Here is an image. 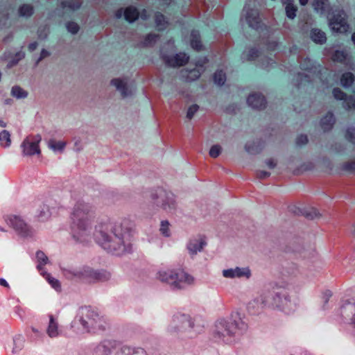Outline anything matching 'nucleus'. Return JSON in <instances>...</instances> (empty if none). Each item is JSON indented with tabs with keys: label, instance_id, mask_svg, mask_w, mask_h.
<instances>
[{
	"label": "nucleus",
	"instance_id": "obj_1",
	"mask_svg": "<svg viewBox=\"0 0 355 355\" xmlns=\"http://www.w3.org/2000/svg\"><path fill=\"white\" fill-rule=\"evenodd\" d=\"M130 236L131 229L127 220L102 225L95 233L97 243L105 250L117 256L131 251Z\"/></svg>",
	"mask_w": 355,
	"mask_h": 355
},
{
	"label": "nucleus",
	"instance_id": "obj_2",
	"mask_svg": "<svg viewBox=\"0 0 355 355\" xmlns=\"http://www.w3.org/2000/svg\"><path fill=\"white\" fill-rule=\"evenodd\" d=\"M93 209L84 202H78L71 214V236L78 243H85L90 238L91 218Z\"/></svg>",
	"mask_w": 355,
	"mask_h": 355
},
{
	"label": "nucleus",
	"instance_id": "obj_3",
	"mask_svg": "<svg viewBox=\"0 0 355 355\" xmlns=\"http://www.w3.org/2000/svg\"><path fill=\"white\" fill-rule=\"evenodd\" d=\"M78 324L82 330L87 333L96 334L103 331L107 327V322L103 315L91 306H81L71 322V328L78 329Z\"/></svg>",
	"mask_w": 355,
	"mask_h": 355
},
{
	"label": "nucleus",
	"instance_id": "obj_4",
	"mask_svg": "<svg viewBox=\"0 0 355 355\" xmlns=\"http://www.w3.org/2000/svg\"><path fill=\"white\" fill-rule=\"evenodd\" d=\"M247 324L239 316L232 315L229 320H219L216 322L213 333L216 342L231 344L236 341L247 329Z\"/></svg>",
	"mask_w": 355,
	"mask_h": 355
},
{
	"label": "nucleus",
	"instance_id": "obj_5",
	"mask_svg": "<svg viewBox=\"0 0 355 355\" xmlns=\"http://www.w3.org/2000/svg\"><path fill=\"white\" fill-rule=\"evenodd\" d=\"M260 300L263 307L270 306L288 315L296 310V303L285 288H277L272 292H266L261 295Z\"/></svg>",
	"mask_w": 355,
	"mask_h": 355
},
{
	"label": "nucleus",
	"instance_id": "obj_6",
	"mask_svg": "<svg viewBox=\"0 0 355 355\" xmlns=\"http://www.w3.org/2000/svg\"><path fill=\"white\" fill-rule=\"evenodd\" d=\"M64 277L73 281L83 280L89 283L105 282L110 279L111 275L106 270H94L89 267L78 269L74 267L62 268Z\"/></svg>",
	"mask_w": 355,
	"mask_h": 355
},
{
	"label": "nucleus",
	"instance_id": "obj_7",
	"mask_svg": "<svg viewBox=\"0 0 355 355\" xmlns=\"http://www.w3.org/2000/svg\"><path fill=\"white\" fill-rule=\"evenodd\" d=\"M92 355H148L141 347L121 346L114 340H104L92 349Z\"/></svg>",
	"mask_w": 355,
	"mask_h": 355
},
{
	"label": "nucleus",
	"instance_id": "obj_8",
	"mask_svg": "<svg viewBox=\"0 0 355 355\" xmlns=\"http://www.w3.org/2000/svg\"><path fill=\"white\" fill-rule=\"evenodd\" d=\"M158 277L162 282L168 284L173 291L184 289L194 282V278L182 270L160 271Z\"/></svg>",
	"mask_w": 355,
	"mask_h": 355
},
{
	"label": "nucleus",
	"instance_id": "obj_9",
	"mask_svg": "<svg viewBox=\"0 0 355 355\" xmlns=\"http://www.w3.org/2000/svg\"><path fill=\"white\" fill-rule=\"evenodd\" d=\"M150 197L153 205L168 213H173L176 209L175 196L169 191L158 187L150 191Z\"/></svg>",
	"mask_w": 355,
	"mask_h": 355
},
{
	"label": "nucleus",
	"instance_id": "obj_10",
	"mask_svg": "<svg viewBox=\"0 0 355 355\" xmlns=\"http://www.w3.org/2000/svg\"><path fill=\"white\" fill-rule=\"evenodd\" d=\"M300 62L302 70L306 71L308 73H299L297 76V87H299L304 83L311 82L315 78H320L322 67L309 58H301Z\"/></svg>",
	"mask_w": 355,
	"mask_h": 355
},
{
	"label": "nucleus",
	"instance_id": "obj_11",
	"mask_svg": "<svg viewBox=\"0 0 355 355\" xmlns=\"http://www.w3.org/2000/svg\"><path fill=\"white\" fill-rule=\"evenodd\" d=\"M194 327V322L189 315L178 313L173 315L168 327V331L172 334L186 331Z\"/></svg>",
	"mask_w": 355,
	"mask_h": 355
},
{
	"label": "nucleus",
	"instance_id": "obj_12",
	"mask_svg": "<svg viewBox=\"0 0 355 355\" xmlns=\"http://www.w3.org/2000/svg\"><path fill=\"white\" fill-rule=\"evenodd\" d=\"M338 314L343 322L351 326L355 336V300L350 299L343 301Z\"/></svg>",
	"mask_w": 355,
	"mask_h": 355
},
{
	"label": "nucleus",
	"instance_id": "obj_13",
	"mask_svg": "<svg viewBox=\"0 0 355 355\" xmlns=\"http://www.w3.org/2000/svg\"><path fill=\"white\" fill-rule=\"evenodd\" d=\"M329 25L333 32L345 33L349 26L347 21V15L343 10H335L329 19Z\"/></svg>",
	"mask_w": 355,
	"mask_h": 355
},
{
	"label": "nucleus",
	"instance_id": "obj_14",
	"mask_svg": "<svg viewBox=\"0 0 355 355\" xmlns=\"http://www.w3.org/2000/svg\"><path fill=\"white\" fill-rule=\"evenodd\" d=\"M41 140L42 137L40 135L27 136L20 145L22 155L33 156L35 155H40L41 153V150L39 144Z\"/></svg>",
	"mask_w": 355,
	"mask_h": 355
},
{
	"label": "nucleus",
	"instance_id": "obj_15",
	"mask_svg": "<svg viewBox=\"0 0 355 355\" xmlns=\"http://www.w3.org/2000/svg\"><path fill=\"white\" fill-rule=\"evenodd\" d=\"M7 223L23 237L32 236L34 234L33 229L17 216L8 217Z\"/></svg>",
	"mask_w": 355,
	"mask_h": 355
},
{
	"label": "nucleus",
	"instance_id": "obj_16",
	"mask_svg": "<svg viewBox=\"0 0 355 355\" xmlns=\"http://www.w3.org/2000/svg\"><path fill=\"white\" fill-rule=\"evenodd\" d=\"M243 11L245 12V21L250 27L254 30L261 28L262 23L257 9L249 8L248 6H245Z\"/></svg>",
	"mask_w": 355,
	"mask_h": 355
},
{
	"label": "nucleus",
	"instance_id": "obj_17",
	"mask_svg": "<svg viewBox=\"0 0 355 355\" xmlns=\"http://www.w3.org/2000/svg\"><path fill=\"white\" fill-rule=\"evenodd\" d=\"M162 58L166 65L171 67L184 66L189 60V57L185 53H179L174 56L162 54Z\"/></svg>",
	"mask_w": 355,
	"mask_h": 355
},
{
	"label": "nucleus",
	"instance_id": "obj_18",
	"mask_svg": "<svg viewBox=\"0 0 355 355\" xmlns=\"http://www.w3.org/2000/svg\"><path fill=\"white\" fill-rule=\"evenodd\" d=\"M206 245L207 242L205 237L204 236L199 235L196 238L190 239L187 243V248L189 254L191 256H194L196 255L198 252H201Z\"/></svg>",
	"mask_w": 355,
	"mask_h": 355
},
{
	"label": "nucleus",
	"instance_id": "obj_19",
	"mask_svg": "<svg viewBox=\"0 0 355 355\" xmlns=\"http://www.w3.org/2000/svg\"><path fill=\"white\" fill-rule=\"evenodd\" d=\"M223 275L225 278H241L245 277L249 279L251 276L250 270L249 268H239L236 267L235 268H230L223 270Z\"/></svg>",
	"mask_w": 355,
	"mask_h": 355
},
{
	"label": "nucleus",
	"instance_id": "obj_20",
	"mask_svg": "<svg viewBox=\"0 0 355 355\" xmlns=\"http://www.w3.org/2000/svg\"><path fill=\"white\" fill-rule=\"evenodd\" d=\"M247 103L249 106L257 110L264 109L266 105L265 97L259 93L250 94L247 98Z\"/></svg>",
	"mask_w": 355,
	"mask_h": 355
},
{
	"label": "nucleus",
	"instance_id": "obj_21",
	"mask_svg": "<svg viewBox=\"0 0 355 355\" xmlns=\"http://www.w3.org/2000/svg\"><path fill=\"white\" fill-rule=\"evenodd\" d=\"M111 85H114L116 90L121 93L123 98L131 96L132 92L129 88L127 82L121 78H114L111 80Z\"/></svg>",
	"mask_w": 355,
	"mask_h": 355
},
{
	"label": "nucleus",
	"instance_id": "obj_22",
	"mask_svg": "<svg viewBox=\"0 0 355 355\" xmlns=\"http://www.w3.org/2000/svg\"><path fill=\"white\" fill-rule=\"evenodd\" d=\"M49 321L46 329V334L50 338L58 337L60 334L58 319L53 315H49Z\"/></svg>",
	"mask_w": 355,
	"mask_h": 355
},
{
	"label": "nucleus",
	"instance_id": "obj_23",
	"mask_svg": "<svg viewBox=\"0 0 355 355\" xmlns=\"http://www.w3.org/2000/svg\"><path fill=\"white\" fill-rule=\"evenodd\" d=\"M313 9L320 15L329 14L331 6L329 0H313Z\"/></svg>",
	"mask_w": 355,
	"mask_h": 355
},
{
	"label": "nucleus",
	"instance_id": "obj_24",
	"mask_svg": "<svg viewBox=\"0 0 355 355\" xmlns=\"http://www.w3.org/2000/svg\"><path fill=\"white\" fill-rule=\"evenodd\" d=\"M202 73V70L198 68L193 69H183L181 71V77L187 82L194 81L200 78Z\"/></svg>",
	"mask_w": 355,
	"mask_h": 355
},
{
	"label": "nucleus",
	"instance_id": "obj_25",
	"mask_svg": "<svg viewBox=\"0 0 355 355\" xmlns=\"http://www.w3.org/2000/svg\"><path fill=\"white\" fill-rule=\"evenodd\" d=\"M310 37L316 44H323L327 41L325 33L319 28H312L310 31Z\"/></svg>",
	"mask_w": 355,
	"mask_h": 355
},
{
	"label": "nucleus",
	"instance_id": "obj_26",
	"mask_svg": "<svg viewBox=\"0 0 355 355\" xmlns=\"http://www.w3.org/2000/svg\"><path fill=\"white\" fill-rule=\"evenodd\" d=\"M191 46L196 51H200L203 49L200 32L197 30H193L191 33Z\"/></svg>",
	"mask_w": 355,
	"mask_h": 355
},
{
	"label": "nucleus",
	"instance_id": "obj_27",
	"mask_svg": "<svg viewBox=\"0 0 355 355\" xmlns=\"http://www.w3.org/2000/svg\"><path fill=\"white\" fill-rule=\"evenodd\" d=\"M335 121L333 113L328 112L320 121L321 128L324 131H329L332 128Z\"/></svg>",
	"mask_w": 355,
	"mask_h": 355
},
{
	"label": "nucleus",
	"instance_id": "obj_28",
	"mask_svg": "<svg viewBox=\"0 0 355 355\" xmlns=\"http://www.w3.org/2000/svg\"><path fill=\"white\" fill-rule=\"evenodd\" d=\"M139 15L138 10L133 6H129L124 10V17L125 20L129 22H133L138 19Z\"/></svg>",
	"mask_w": 355,
	"mask_h": 355
},
{
	"label": "nucleus",
	"instance_id": "obj_29",
	"mask_svg": "<svg viewBox=\"0 0 355 355\" xmlns=\"http://www.w3.org/2000/svg\"><path fill=\"white\" fill-rule=\"evenodd\" d=\"M263 146V143L261 141H258L257 142H248L245 146V149L250 154H257L261 150Z\"/></svg>",
	"mask_w": 355,
	"mask_h": 355
},
{
	"label": "nucleus",
	"instance_id": "obj_30",
	"mask_svg": "<svg viewBox=\"0 0 355 355\" xmlns=\"http://www.w3.org/2000/svg\"><path fill=\"white\" fill-rule=\"evenodd\" d=\"M41 275L46 279L49 284L57 291H61V284L59 280L53 277L49 273L45 271L41 272Z\"/></svg>",
	"mask_w": 355,
	"mask_h": 355
},
{
	"label": "nucleus",
	"instance_id": "obj_31",
	"mask_svg": "<svg viewBox=\"0 0 355 355\" xmlns=\"http://www.w3.org/2000/svg\"><path fill=\"white\" fill-rule=\"evenodd\" d=\"M10 94L17 99L26 98L28 93L19 85H15L11 88Z\"/></svg>",
	"mask_w": 355,
	"mask_h": 355
},
{
	"label": "nucleus",
	"instance_id": "obj_32",
	"mask_svg": "<svg viewBox=\"0 0 355 355\" xmlns=\"http://www.w3.org/2000/svg\"><path fill=\"white\" fill-rule=\"evenodd\" d=\"M82 5L81 0H69L62 1L60 3V6L62 9L66 8H69L71 10H76L80 8Z\"/></svg>",
	"mask_w": 355,
	"mask_h": 355
},
{
	"label": "nucleus",
	"instance_id": "obj_33",
	"mask_svg": "<svg viewBox=\"0 0 355 355\" xmlns=\"http://www.w3.org/2000/svg\"><path fill=\"white\" fill-rule=\"evenodd\" d=\"M36 258L38 261V264L37 266V268L39 271H44V266L46 265L49 261V258L42 251H37L36 252Z\"/></svg>",
	"mask_w": 355,
	"mask_h": 355
},
{
	"label": "nucleus",
	"instance_id": "obj_34",
	"mask_svg": "<svg viewBox=\"0 0 355 355\" xmlns=\"http://www.w3.org/2000/svg\"><path fill=\"white\" fill-rule=\"evenodd\" d=\"M34 13L33 6L31 4H23L19 8L20 17H30Z\"/></svg>",
	"mask_w": 355,
	"mask_h": 355
},
{
	"label": "nucleus",
	"instance_id": "obj_35",
	"mask_svg": "<svg viewBox=\"0 0 355 355\" xmlns=\"http://www.w3.org/2000/svg\"><path fill=\"white\" fill-rule=\"evenodd\" d=\"M11 145L10 134L8 130H3L0 132V146L8 148Z\"/></svg>",
	"mask_w": 355,
	"mask_h": 355
},
{
	"label": "nucleus",
	"instance_id": "obj_36",
	"mask_svg": "<svg viewBox=\"0 0 355 355\" xmlns=\"http://www.w3.org/2000/svg\"><path fill=\"white\" fill-rule=\"evenodd\" d=\"M155 21L156 26L159 31H163L166 28L167 21H166L165 17L160 12H157L155 16Z\"/></svg>",
	"mask_w": 355,
	"mask_h": 355
},
{
	"label": "nucleus",
	"instance_id": "obj_37",
	"mask_svg": "<svg viewBox=\"0 0 355 355\" xmlns=\"http://www.w3.org/2000/svg\"><path fill=\"white\" fill-rule=\"evenodd\" d=\"M354 81V76L351 72L344 73L340 78V83L344 87L352 86Z\"/></svg>",
	"mask_w": 355,
	"mask_h": 355
},
{
	"label": "nucleus",
	"instance_id": "obj_38",
	"mask_svg": "<svg viewBox=\"0 0 355 355\" xmlns=\"http://www.w3.org/2000/svg\"><path fill=\"white\" fill-rule=\"evenodd\" d=\"M48 146L55 152H62L66 146V142L61 141H56L54 139H50Z\"/></svg>",
	"mask_w": 355,
	"mask_h": 355
},
{
	"label": "nucleus",
	"instance_id": "obj_39",
	"mask_svg": "<svg viewBox=\"0 0 355 355\" xmlns=\"http://www.w3.org/2000/svg\"><path fill=\"white\" fill-rule=\"evenodd\" d=\"M347 58V53L345 51L336 50L332 55V60L334 62L345 63Z\"/></svg>",
	"mask_w": 355,
	"mask_h": 355
},
{
	"label": "nucleus",
	"instance_id": "obj_40",
	"mask_svg": "<svg viewBox=\"0 0 355 355\" xmlns=\"http://www.w3.org/2000/svg\"><path fill=\"white\" fill-rule=\"evenodd\" d=\"M226 80L225 73L223 70H217L214 75V81L219 86L224 85Z\"/></svg>",
	"mask_w": 355,
	"mask_h": 355
},
{
	"label": "nucleus",
	"instance_id": "obj_41",
	"mask_svg": "<svg viewBox=\"0 0 355 355\" xmlns=\"http://www.w3.org/2000/svg\"><path fill=\"white\" fill-rule=\"evenodd\" d=\"M159 38V35L155 33L148 34L143 42V45L144 46H151L155 44L157 40Z\"/></svg>",
	"mask_w": 355,
	"mask_h": 355
},
{
	"label": "nucleus",
	"instance_id": "obj_42",
	"mask_svg": "<svg viewBox=\"0 0 355 355\" xmlns=\"http://www.w3.org/2000/svg\"><path fill=\"white\" fill-rule=\"evenodd\" d=\"M343 107L346 110H351L355 107V97L354 96H346L343 102Z\"/></svg>",
	"mask_w": 355,
	"mask_h": 355
},
{
	"label": "nucleus",
	"instance_id": "obj_43",
	"mask_svg": "<svg viewBox=\"0 0 355 355\" xmlns=\"http://www.w3.org/2000/svg\"><path fill=\"white\" fill-rule=\"evenodd\" d=\"M297 8L294 4L292 6H288L285 8V12L286 17L290 19H293L296 17Z\"/></svg>",
	"mask_w": 355,
	"mask_h": 355
},
{
	"label": "nucleus",
	"instance_id": "obj_44",
	"mask_svg": "<svg viewBox=\"0 0 355 355\" xmlns=\"http://www.w3.org/2000/svg\"><path fill=\"white\" fill-rule=\"evenodd\" d=\"M160 232L163 236L168 237L170 236L169 223L168 220H163L161 222Z\"/></svg>",
	"mask_w": 355,
	"mask_h": 355
},
{
	"label": "nucleus",
	"instance_id": "obj_45",
	"mask_svg": "<svg viewBox=\"0 0 355 355\" xmlns=\"http://www.w3.org/2000/svg\"><path fill=\"white\" fill-rule=\"evenodd\" d=\"M221 150L222 148L219 145H214L211 147L209 154L211 157L216 158L220 155Z\"/></svg>",
	"mask_w": 355,
	"mask_h": 355
},
{
	"label": "nucleus",
	"instance_id": "obj_46",
	"mask_svg": "<svg viewBox=\"0 0 355 355\" xmlns=\"http://www.w3.org/2000/svg\"><path fill=\"white\" fill-rule=\"evenodd\" d=\"M304 216L309 219H315L320 216V212L315 208H312L304 212Z\"/></svg>",
	"mask_w": 355,
	"mask_h": 355
},
{
	"label": "nucleus",
	"instance_id": "obj_47",
	"mask_svg": "<svg viewBox=\"0 0 355 355\" xmlns=\"http://www.w3.org/2000/svg\"><path fill=\"white\" fill-rule=\"evenodd\" d=\"M66 27L67 31L72 34H76L80 29L78 24L73 21L67 22L66 24Z\"/></svg>",
	"mask_w": 355,
	"mask_h": 355
},
{
	"label": "nucleus",
	"instance_id": "obj_48",
	"mask_svg": "<svg viewBox=\"0 0 355 355\" xmlns=\"http://www.w3.org/2000/svg\"><path fill=\"white\" fill-rule=\"evenodd\" d=\"M345 137L348 141L355 144V128H348Z\"/></svg>",
	"mask_w": 355,
	"mask_h": 355
},
{
	"label": "nucleus",
	"instance_id": "obj_49",
	"mask_svg": "<svg viewBox=\"0 0 355 355\" xmlns=\"http://www.w3.org/2000/svg\"><path fill=\"white\" fill-rule=\"evenodd\" d=\"M198 109L199 106L196 104L191 105L187 110V118L188 119H191L194 114L198 112Z\"/></svg>",
	"mask_w": 355,
	"mask_h": 355
},
{
	"label": "nucleus",
	"instance_id": "obj_50",
	"mask_svg": "<svg viewBox=\"0 0 355 355\" xmlns=\"http://www.w3.org/2000/svg\"><path fill=\"white\" fill-rule=\"evenodd\" d=\"M342 169L348 172H355V161L345 162L342 165Z\"/></svg>",
	"mask_w": 355,
	"mask_h": 355
},
{
	"label": "nucleus",
	"instance_id": "obj_51",
	"mask_svg": "<svg viewBox=\"0 0 355 355\" xmlns=\"http://www.w3.org/2000/svg\"><path fill=\"white\" fill-rule=\"evenodd\" d=\"M334 97L337 100H343L346 97V94L344 93L340 88H334L333 89Z\"/></svg>",
	"mask_w": 355,
	"mask_h": 355
},
{
	"label": "nucleus",
	"instance_id": "obj_52",
	"mask_svg": "<svg viewBox=\"0 0 355 355\" xmlns=\"http://www.w3.org/2000/svg\"><path fill=\"white\" fill-rule=\"evenodd\" d=\"M49 34V28L47 26L40 27L37 31L38 37L44 40L46 38Z\"/></svg>",
	"mask_w": 355,
	"mask_h": 355
},
{
	"label": "nucleus",
	"instance_id": "obj_53",
	"mask_svg": "<svg viewBox=\"0 0 355 355\" xmlns=\"http://www.w3.org/2000/svg\"><path fill=\"white\" fill-rule=\"evenodd\" d=\"M259 55V51L256 48H252L249 50L248 53V60H254Z\"/></svg>",
	"mask_w": 355,
	"mask_h": 355
},
{
	"label": "nucleus",
	"instance_id": "obj_54",
	"mask_svg": "<svg viewBox=\"0 0 355 355\" xmlns=\"http://www.w3.org/2000/svg\"><path fill=\"white\" fill-rule=\"evenodd\" d=\"M308 142V137L306 135H300L296 139L297 146L304 145Z\"/></svg>",
	"mask_w": 355,
	"mask_h": 355
},
{
	"label": "nucleus",
	"instance_id": "obj_55",
	"mask_svg": "<svg viewBox=\"0 0 355 355\" xmlns=\"http://www.w3.org/2000/svg\"><path fill=\"white\" fill-rule=\"evenodd\" d=\"M270 175V173L265 171H259L257 172V178L261 180L267 178Z\"/></svg>",
	"mask_w": 355,
	"mask_h": 355
},
{
	"label": "nucleus",
	"instance_id": "obj_56",
	"mask_svg": "<svg viewBox=\"0 0 355 355\" xmlns=\"http://www.w3.org/2000/svg\"><path fill=\"white\" fill-rule=\"evenodd\" d=\"M50 55L49 52L46 51V49H42L40 53V56L37 59L36 62V64H38V63L42 61L44 58L48 57Z\"/></svg>",
	"mask_w": 355,
	"mask_h": 355
},
{
	"label": "nucleus",
	"instance_id": "obj_57",
	"mask_svg": "<svg viewBox=\"0 0 355 355\" xmlns=\"http://www.w3.org/2000/svg\"><path fill=\"white\" fill-rule=\"evenodd\" d=\"M273 64H275V62L272 59L266 58V63L263 62L261 66L263 68L267 69L269 67H272Z\"/></svg>",
	"mask_w": 355,
	"mask_h": 355
},
{
	"label": "nucleus",
	"instance_id": "obj_58",
	"mask_svg": "<svg viewBox=\"0 0 355 355\" xmlns=\"http://www.w3.org/2000/svg\"><path fill=\"white\" fill-rule=\"evenodd\" d=\"M266 164L270 168H274L277 165L276 162L272 158L266 160Z\"/></svg>",
	"mask_w": 355,
	"mask_h": 355
},
{
	"label": "nucleus",
	"instance_id": "obj_59",
	"mask_svg": "<svg viewBox=\"0 0 355 355\" xmlns=\"http://www.w3.org/2000/svg\"><path fill=\"white\" fill-rule=\"evenodd\" d=\"M278 46L277 42H269L268 44V49L270 51H275Z\"/></svg>",
	"mask_w": 355,
	"mask_h": 355
},
{
	"label": "nucleus",
	"instance_id": "obj_60",
	"mask_svg": "<svg viewBox=\"0 0 355 355\" xmlns=\"http://www.w3.org/2000/svg\"><path fill=\"white\" fill-rule=\"evenodd\" d=\"M38 46V44L37 42H33L29 44L28 49L29 51L33 52L34 51Z\"/></svg>",
	"mask_w": 355,
	"mask_h": 355
},
{
	"label": "nucleus",
	"instance_id": "obj_61",
	"mask_svg": "<svg viewBox=\"0 0 355 355\" xmlns=\"http://www.w3.org/2000/svg\"><path fill=\"white\" fill-rule=\"evenodd\" d=\"M294 0H281V2L283 6H285V8L288 6H292L293 5Z\"/></svg>",
	"mask_w": 355,
	"mask_h": 355
},
{
	"label": "nucleus",
	"instance_id": "obj_62",
	"mask_svg": "<svg viewBox=\"0 0 355 355\" xmlns=\"http://www.w3.org/2000/svg\"><path fill=\"white\" fill-rule=\"evenodd\" d=\"M0 285L4 287H9L8 282L3 278H0Z\"/></svg>",
	"mask_w": 355,
	"mask_h": 355
},
{
	"label": "nucleus",
	"instance_id": "obj_63",
	"mask_svg": "<svg viewBox=\"0 0 355 355\" xmlns=\"http://www.w3.org/2000/svg\"><path fill=\"white\" fill-rule=\"evenodd\" d=\"M331 296V293L329 291H327L324 293V297H325V303L328 302L329 298Z\"/></svg>",
	"mask_w": 355,
	"mask_h": 355
},
{
	"label": "nucleus",
	"instance_id": "obj_64",
	"mask_svg": "<svg viewBox=\"0 0 355 355\" xmlns=\"http://www.w3.org/2000/svg\"><path fill=\"white\" fill-rule=\"evenodd\" d=\"M122 15H123V10L121 8L116 12L115 15H116V18H121L122 17Z\"/></svg>",
	"mask_w": 355,
	"mask_h": 355
}]
</instances>
